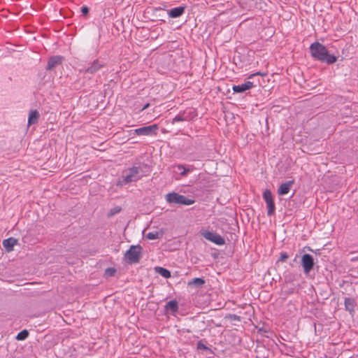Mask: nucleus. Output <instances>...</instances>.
I'll return each mask as SVG.
<instances>
[{
  "mask_svg": "<svg viewBox=\"0 0 358 358\" xmlns=\"http://www.w3.org/2000/svg\"><path fill=\"white\" fill-rule=\"evenodd\" d=\"M310 52L313 58L322 63L333 64L337 61V57L331 55L327 48L322 43L316 41L310 46Z\"/></svg>",
  "mask_w": 358,
  "mask_h": 358,
  "instance_id": "1",
  "label": "nucleus"
},
{
  "mask_svg": "<svg viewBox=\"0 0 358 358\" xmlns=\"http://www.w3.org/2000/svg\"><path fill=\"white\" fill-rule=\"evenodd\" d=\"M145 176L146 175L142 166H134L123 171L122 180H119L117 185L122 186L132 182H136Z\"/></svg>",
  "mask_w": 358,
  "mask_h": 358,
  "instance_id": "2",
  "label": "nucleus"
},
{
  "mask_svg": "<svg viewBox=\"0 0 358 358\" xmlns=\"http://www.w3.org/2000/svg\"><path fill=\"white\" fill-rule=\"evenodd\" d=\"M143 248L140 245H131L124 255V259L129 264H137L142 257Z\"/></svg>",
  "mask_w": 358,
  "mask_h": 358,
  "instance_id": "3",
  "label": "nucleus"
},
{
  "mask_svg": "<svg viewBox=\"0 0 358 358\" xmlns=\"http://www.w3.org/2000/svg\"><path fill=\"white\" fill-rule=\"evenodd\" d=\"M166 201L170 204L189 206L194 203V199L186 197L184 195L176 192H170L166 194Z\"/></svg>",
  "mask_w": 358,
  "mask_h": 358,
  "instance_id": "4",
  "label": "nucleus"
},
{
  "mask_svg": "<svg viewBox=\"0 0 358 358\" xmlns=\"http://www.w3.org/2000/svg\"><path fill=\"white\" fill-rule=\"evenodd\" d=\"M196 116V112L194 108H187L183 111H180L173 120L171 123L182 121H190Z\"/></svg>",
  "mask_w": 358,
  "mask_h": 358,
  "instance_id": "5",
  "label": "nucleus"
},
{
  "mask_svg": "<svg viewBox=\"0 0 358 358\" xmlns=\"http://www.w3.org/2000/svg\"><path fill=\"white\" fill-rule=\"evenodd\" d=\"M263 199L265 201L266 206H267L268 216H271V215H274L275 210V206L272 193L269 189H266L263 192Z\"/></svg>",
  "mask_w": 358,
  "mask_h": 358,
  "instance_id": "6",
  "label": "nucleus"
},
{
  "mask_svg": "<svg viewBox=\"0 0 358 358\" xmlns=\"http://www.w3.org/2000/svg\"><path fill=\"white\" fill-rule=\"evenodd\" d=\"M157 124H152L146 127H140L134 130V134L138 136H150L157 134Z\"/></svg>",
  "mask_w": 358,
  "mask_h": 358,
  "instance_id": "7",
  "label": "nucleus"
},
{
  "mask_svg": "<svg viewBox=\"0 0 358 358\" xmlns=\"http://www.w3.org/2000/svg\"><path fill=\"white\" fill-rule=\"evenodd\" d=\"M201 234L206 240L211 241L217 245H223L225 244L224 238L218 234L209 231H205L202 232Z\"/></svg>",
  "mask_w": 358,
  "mask_h": 358,
  "instance_id": "8",
  "label": "nucleus"
},
{
  "mask_svg": "<svg viewBox=\"0 0 358 358\" xmlns=\"http://www.w3.org/2000/svg\"><path fill=\"white\" fill-rule=\"evenodd\" d=\"M301 265L305 274H308L315 266L313 257L310 254H304L301 257Z\"/></svg>",
  "mask_w": 358,
  "mask_h": 358,
  "instance_id": "9",
  "label": "nucleus"
},
{
  "mask_svg": "<svg viewBox=\"0 0 358 358\" xmlns=\"http://www.w3.org/2000/svg\"><path fill=\"white\" fill-rule=\"evenodd\" d=\"M105 65L106 64L103 62L96 59L94 60L87 68L80 70V72H83L84 74H95L100 69L104 67Z\"/></svg>",
  "mask_w": 358,
  "mask_h": 358,
  "instance_id": "10",
  "label": "nucleus"
},
{
  "mask_svg": "<svg viewBox=\"0 0 358 358\" xmlns=\"http://www.w3.org/2000/svg\"><path fill=\"white\" fill-rule=\"evenodd\" d=\"M173 172L179 173L181 177L186 176L189 173L194 171V167L193 165H188L187 167L182 164H177L173 166Z\"/></svg>",
  "mask_w": 358,
  "mask_h": 358,
  "instance_id": "11",
  "label": "nucleus"
},
{
  "mask_svg": "<svg viewBox=\"0 0 358 358\" xmlns=\"http://www.w3.org/2000/svg\"><path fill=\"white\" fill-rule=\"evenodd\" d=\"M63 57L60 55H55L50 57L48 61L46 70L51 71L56 68L57 66L62 63Z\"/></svg>",
  "mask_w": 358,
  "mask_h": 358,
  "instance_id": "12",
  "label": "nucleus"
},
{
  "mask_svg": "<svg viewBox=\"0 0 358 358\" xmlns=\"http://www.w3.org/2000/svg\"><path fill=\"white\" fill-rule=\"evenodd\" d=\"M178 303L176 300H171L166 303L164 306V310L167 313H171L173 315L178 312Z\"/></svg>",
  "mask_w": 358,
  "mask_h": 358,
  "instance_id": "13",
  "label": "nucleus"
},
{
  "mask_svg": "<svg viewBox=\"0 0 358 358\" xmlns=\"http://www.w3.org/2000/svg\"><path fill=\"white\" fill-rule=\"evenodd\" d=\"M252 82L246 81L245 83L238 85H234L232 89L235 93H242L246 90H250L254 87Z\"/></svg>",
  "mask_w": 358,
  "mask_h": 358,
  "instance_id": "14",
  "label": "nucleus"
},
{
  "mask_svg": "<svg viewBox=\"0 0 358 358\" xmlns=\"http://www.w3.org/2000/svg\"><path fill=\"white\" fill-rule=\"evenodd\" d=\"M293 184L294 180H289L282 183L278 189V194L279 195H285L288 194Z\"/></svg>",
  "mask_w": 358,
  "mask_h": 358,
  "instance_id": "15",
  "label": "nucleus"
},
{
  "mask_svg": "<svg viewBox=\"0 0 358 358\" xmlns=\"http://www.w3.org/2000/svg\"><path fill=\"white\" fill-rule=\"evenodd\" d=\"M3 246L8 252L13 250V248L17 244V240L13 237L8 238L3 241Z\"/></svg>",
  "mask_w": 358,
  "mask_h": 358,
  "instance_id": "16",
  "label": "nucleus"
},
{
  "mask_svg": "<svg viewBox=\"0 0 358 358\" xmlns=\"http://www.w3.org/2000/svg\"><path fill=\"white\" fill-rule=\"evenodd\" d=\"M185 8L184 6H178L168 10V14L170 17L176 18L183 15Z\"/></svg>",
  "mask_w": 358,
  "mask_h": 358,
  "instance_id": "17",
  "label": "nucleus"
},
{
  "mask_svg": "<svg viewBox=\"0 0 358 358\" xmlns=\"http://www.w3.org/2000/svg\"><path fill=\"white\" fill-rule=\"evenodd\" d=\"M344 305L346 310L349 311L350 313H353L357 305L356 300L353 298L346 297L345 298Z\"/></svg>",
  "mask_w": 358,
  "mask_h": 358,
  "instance_id": "18",
  "label": "nucleus"
},
{
  "mask_svg": "<svg viewBox=\"0 0 358 358\" xmlns=\"http://www.w3.org/2000/svg\"><path fill=\"white\" fill-rule=\"evenodd\" d=\"M40 113L37 110H32L29 113L28 125L35 124L38 122Z\"/></svg>",
  "mask_w": 358,
  "mask_h": 358,
  "instance_id": "19",
  "label": "nucleus"
},
{
  "mask_svg": "<svg viewBox=\"0 0 358 358\" xmlns=\"http://www.w3.org/2000/svg\"><path fill=\"white\" fill-rule=\"evenodd\" d=\"M155 271L160 275H162V277H164L165 278H169L171 276V272L165 268L157 266V267H155Z\"/></svg>",
  "mask_w": 358,
  "mask_h": 358,
  "instance_id": "20",
  "label": "nucleus"
},
{
  "mask_svg": "<svg viewBox=\"0 0 358 358\" xmlns=\"http://www.w3.org/2000/svg\"><path fill=\"white\" fill-rule=\"evenodd\" d=\"M163 233L162 231H153L147 234L146 238L149 240L159 239L162 237Z\"/></svg>",
  "mask_w": 358,
  "mask_h": 358,
  "instance_id": "21",
  "label": "nucleus"
},
{
  "mask_svg": "<svg viewBox=\"0 0 358 358\" xmlns=\"http://www.w3.org/2000/svg\"><path fill=\"white\" fill-rule=\"evenodd\" d=\"M188 284L189 285H195L196 287H200L205 284V280L201 278H195Z\"/></svg>",
  "mask_w": 358,
  "mask_h": 358,
  "instance_id": "22",
  "label": "nucleus"
},
{
  "mask_svg": "<svg viewBox=\"0 0 358 358\" xmlns=\"http://www.w3.org/2000/svg\"><path fill=\"white\" fill-rule=\"evenodd\" d=\"M29 334V331L26 329H24L17 334L16 339L18 341H24L28 338Z\"/></svg>",
  "mask_w": 358,
  "mask_h": 358,
  "instance_id": "23",
  "label": "nucleus"
},
{
  "mask_svg": "<svg viewBox=\"0 0 358 358\" xmlns=\"http://www.w3.org/2000/svg\"><path fill=\"white\" fill-rule=\"evenodd\" d=\"M122 210V208L120 206H115L110 210V211L108 213V217H112L116 214H118Z\"/></svg>",
  "mask_w": 358,
  "mask_h": 358,
  "instance_id": "24",
  "label": "nucleus"
},
{
  "mask_svg": "<svg viewBox=\"0 0 358 358\" xmlns=\"http://www.w3.org/2000/svg\"><path fill=\"white\" fill-rule=\"evenodd\" d=\"M116 269L114 268H108L105 271V275L107 277H112L115 275Z\"/></svg>",
  "mask_w": 358,
  "mask_h": 358,
  "instance_id": "25",
  "label": "nucleus"
},
{
  "mask_svg": "<svg viewBox=\"0 0 358 358\" xmlns=\"http://www.w3.org/2000/svg\"><path fill=\"white\" fill-rule=\"evenodd\" d=\"M197 349L207 350H208V348L203 343V341H199L197 343Z\"/></svg>",
  "mask_w": 358,
  "mask_h": 358,
  "instance_id": "26",
  "label": "nucleus"
},
{
  "mask_svg": "<svg viewBox=\"0 0 358 358\" xmlns=\"http://www.w3.org/2000/svg\"><path fill=\"white\" fill-rule=\"evenodd\" d=\"M90 12V9L87 6H83L81 7V13L83 15L86 16L88 15Z\"/></svg>",
  "mask_w": 358,
  "mask_h": 358,
  "instance_id": "27",
  "label": "nucleus"
},
{
  "mask_svg": "<svg viewBox=\"0 0 358 358\" xmlns=\"http://www.w3.org/2000/svg\"><path fill=\"white\" fill-rule=\"evenodd\" d=\"M288 257H289V255H287V252H282L280 254L279 261L285 262L288 259Z\"/></svg>",
  "mask_w": 358,
  "mask_h": 358,
  "instance_id": "28",
  "label": "nucleus"
},
{
  "mask_svg": "<svg viewBox=\"0 0 358 358\" xmlns=\"http://www.w3.org/2000/svg\"><path fill=\"white\" fill-rule=\"evenodd\" d=\"M266 76V73H262V72H260V71H258V72H256V73H252V74L250 75V76H248V79H252V78H254L255 76Z\"/></svg>",
  "mask_w": 358,
  "mask_h": 358,
  "instance_id": "29",
  "label": "nucleus"
},
{
  "mask_svg": "<svg viewBox=\"0 0 358 358\" xmlns=\"http://www.w3.org/2000/svg\"><path fill=\"white\" fill-rule=\"evenodd\" d=\"M149 106H150V103H146V104H145V105L142 108L141 110H144L147 109V108L149 107Z\"/></svg>",
  "mask_w": 358,
  "mask_h": 358,
  "instance_id": "30",
  "label": "nucleus"
},
{
  "mask_svg": "<svg viewBox=\"0 0 358 358\" xmlns=\"http://www.w3.org/2000/svg\"><path fill=\"white\" fill-rule=\"evenodd\" d=\"M257 358H259V357H257Z\"/></svg>",
  "mask_w": 358,
  "mask_h": 358,
  "instance_id": "31",
  "label": "nucleus"
}]
</instances>
